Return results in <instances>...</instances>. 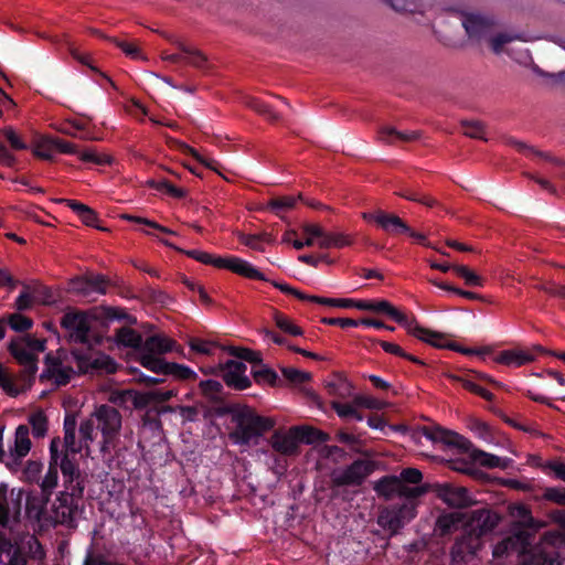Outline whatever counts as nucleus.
<instances>
[{
    "label": "nucleus",
    "mask_w": 565,
    "mask_h": 565,
    "mask_svg": "<svg viewBox=\"0 0 565 565\" xmlns=\"http://www.w3.org/2000/svg\"><path fill=\"white\" fill-rule=\"evenodd\" d=\"M96 309L82 310L68 307L60 319L64 339L73 347L70 355L82 374H115L117 362L108 354L96 349L102 344L103 337L93 331L92 322L96 321Z\"/></svg>",
    "instance_id": "f257e3e1"
},
{
    "label": "nucleus",
    "mask_w": 565,
    "mask_h": 565,
    "mask_svg": "<svg viewBox=\"0 0 565 565\" xmlns=\"http://www.w3.org/2000/svg\"><path fill=\"white\" fill-rule=\"evenodd\" d=\"M423 435L433 443H440L456 449L460 455H468L472 462H478L486 468L505 469L512 461L510 458L499 457L477 449L468 438L441 426H425L423 428Z\"/></svg>",
    "instance_id": "f03ea898"
},
{
    "label": "nucleus",
    "mask_w": 565,
    "mask_h": 565,
    "mask_svg": "<svg viewBox=\"0 0 565 565\" xmlns=\"http://www.w3.org/2000/svg\"><path fill=\"white\" fill-rule=\"evenodd\" d=\"M235 429L230 433V438L239 446H247L253 439L263 436L275 426V420L258 415L248 406H232L228 408Z\"/></svg>",
    "instance_id": "7ed1b4c3"
},
{
    "label": "nucleus",
    "mask_w": 565,
    "mask_h": 565,
    "mask_svg": "<svg viewBox=\"0 0 565 565\" xmlns=\"http://www.w3.org/2000/svg\"><path fill=\"white\" fill-rule=\"evenodd\" d=\"M45 552L33 534H25L11 542L8 539H0V562L6 557L3 565H26L28 559L41 561Z\"/></svg>",
    "instance_id": "20e7f679"
},
{
    "label": "nucleus",
    "mask_w": 565,
    "mask_h": 565,
    "mask_svg": "<svg viewBox=\"0 0 565 565\" xmlns=\"http://www.w3.org/2000/svg\"><path fill=\"white\" fill-rule=\"evenodd\" d=\"M56 353V356L52 353L45 355V369L40 374V381H53L56 386H65L71 382L76 371L71 365H64V363L70 361V351L58 349ZM77 373L81 374L78 371Z\"/></svg>",
    "instance_id": "39448f33"
},
{
    "label": "nucleus",
    "mask_w": 565,
    "mask_h": 565,
    "mask_svg": "<svg viewBox=\"0 0 565 565\" xmlns=\"http://www.w3.org/2000/svg\"><path fill=\"white\" fill-rule=\"evenodd\" d=\"M416 515L413 505L403 503L384 508L380 511L377 516V524L390 531V535H396L408 522Z\"/></svg>",
    "instance_id": "423d86ee"
},
{
    "label": "nucleus",
    "mask_w": 565,
    "mask_h": 565,
    "mask_svg": "<svg viewBox=\"0 0 565 565\" xmlns=\"http://www.w3.org/2000/svg\"><path fill=\"white\" fill-rule=\"evenodd\" d=\"M466 514V525L468 531L476 534L478 540L492 533L502 520L501 514L487 504L471 510Z\"/></svg>",
    "instance_id": "0eeeda50"
},
{
    "label": "nucleus",
    "mask_w": 565,
    "mask_h": 565,
    "mask_svg": "<svg viewBox=\"0 0 565 565\" xmlns=\"http://www.w3.org/2000/svg\"><path fill=\"white\" fill-rule=\"evenodd\" d=\"M374 462L367 459H356L340 473L331 478L332 488L359 487L374 471Z\"/></svg>",
    "instance_id": "6e6552de"
},
{
    "label": "nucleus",
    "mask_w": 565,
    "mask_h": 565,
    "mask_svg": "<svg viewBox=\"0 0 565 565\" xmlns=\"http://www.w3.org/2000/svg\"><path fill=\"white\" fill-rule=\"evenodd\" d=\"M354 308L363 311H371L375 313H383L392 320L407 329V332L413 335V329L420 327L416 319H408V317L396 309L390 301L381 300H355Z\"/></svg>",
    "instance_id": "1a4fd4ad"
},
{
    "label": "nucleus",
    "mask_w": 565,
    "mask_h": 565,
    "mask_svg": "<svg viewBox=\"0 0 565 565\" xmlns=\"http://www.w3.org/2000/svg\"><path fill=\"white\" fill-rule=\"evenodd\" d=\"M436 497L448 507L454 509H466L477 503L466 487L455 486L452 483H436L434 486Z\"/></svg>",
    "instance_id": "9d476101"
},
{
    "label": "nucleus",
    "mask_w": 565,
    "mask_h": 565,
    "mask_svg": "<svg viewBox=\"0 0 565 565\" xmlns=\"http://www.w3.org/2000/svg\"><path fill=\"white\" fill-rule=\"evenodd\" d=\"M92 417L97 420V428L107 440L117 439L121 428V414L114 406L103 404L94 411Z\"/></svg>",
    "instance_id": "9b49d317"
},
{
    "label": "nucleus",
    "mask_w": 565,
    "mask_h": 565,
    "mask_svg": "<svg viewBox=\"0 0 565 565\" xmlns=\"http://www.w3.org/2000/svg\"><path fill=\"white\" fill-rule=\"evenodd\" d=\"M107 286L108 279L104 275L90 273L72 278L68 282V291L87 298L94 294L105 295Z\"/></svg>",
    "instance_id": "f8f14e48"
},
{
    "label": "nucleus",
    "mask_w": 565,
    "mask_h": 565,
    "mask_svg": "<svg viewBox=\"0 0 565 565\" xmlns=\"http://www.w3.org/2000/svg\"><path fill=\"white\" fill-rule=\"evenodd\" d=\"M209 265H212L216 268L221 269H227L231 270L234 274H237L239 276H243L248 279H256V280H267L256 267H254L247 260H244L237 256H214L211 254V262H209Z\"/></svg>",
    "instance_id": "ddd939ff"
},
{
    "label": "nucleus",
    "mask_w": 565,
    "mask_h": 565,
    "mask_svg": "<svg viewBox=\"0 0 565 565\" xmlns=\"http://www.w3.org/2000/svg\"><path fill=\"white\" fill-rule=\"evenodd\" d=\"M21 366L20 380L22 382V387H18L0 363V388L11 397H17L20 393L31 388L35 380L38 362H30V364H23Z\"/></svg>",
    "instance_id": "4468645a"
},
{
    "label": "nucleus",
    "mask_w": 565,
    "mask_h": 565,
    "mask_svg": "<svg viewBox=\"0 0 565 565\" xmlns=\"http://www.w3.org/2000/svg\"><path fill=\"white\" fill-rule=\"evenodd\" d=\"M413 337L417 338L418 340H420L425 343L433 345L434 348L449 349V350L457 351V352H460L466 355L483 354V353L488 352L487 349L477 350V349H470V348H462L459 344H457L456 342L447 341L444 334L433 331V330H429V329H426L422 326L413 329Z\"/></svg>",
    "instance_id": "2eb2a0df"
},
{
    "label": "nucleus",
    "mask_w": 565,
    "mask_h": 565,
    "mask_svg": "<svg viewBox=\"0 0 565 565\" xmlns=\"http://www.w3.org/2000/svg\"><path fill=\"white\" fill-rule=\"evenodd\" d=\"M221 376L225 384L236 391H243L252 385V381L245 374L247 366L242 361L228 360L221 364Z\"/></svg>",
    "instance_id": "dca6fc26"
},
{
    "label": "nucleus",
    "mask_w": 565,
    "mask_h": 565,
    "mask_svg": "<svg viewBox=\"0 0 565 565\" xmlns=\"http://www.w3.org/2000/svg\"><path fill=\"white\" fill-rule=\"evenodd\" d=\"M481 545L480 540L477 535L466 530L460 536H458L451 546L450 556L452 563L466 564L477 553Z\"/></svg>",
    "instance_id": "f3484780"
},
{
    "label": "nucleus",
    "mask_w": 565,
    "mask_h": 565,
    "mask_svg": "<svg viewBox=\"0 0 565 565\" xmlns=\"http://www.w3.org/2000/svg\"><path fill=\"white\" fill-rule=\"evenodd\" d=\"M62 444L60 437H54L50 443L49 469L40 483L42 497L45 503L50 501L53 490L58 482V469L56 468L57 447Z\"/></svg>",
    "instance_id": "a211bd4d"
},
{
    "label": "nucleus",
    "mask_w": 565,
    "mask_h": 565,
    "mask_svg": "<svg viewBox=\"0 0 565 565\" xmlns=\"http://www.w3.org/2000/svg\"><path fill=\"white\" fill-rule=\"evenodd\" d=\"M363 218L367 222H374L383 231L390 234H399L409 231V226L399 216L386 213L383 210L364 212Z\"/></svg>",
    "instance_id": "6ab92c4d"
},
{
    "label": "nucleus",
    "mask_w": 565,
    "mask_h": 565,
    "mask_svg": "<svg viewBox=\"0 0 565 565\" xmlns=\"http://www.w3.org/2000/svg\"><path fill=\"white\" fill-rule=\"evenodd\" d=\"M375 490L380 494L384 495H390L394 492H398L402 495L413 499L423 495L427 491L424 486L408 488L407 486L402 484L401 479H398L396 476H385L381 478L375 487Z\"/></svg>",
    "instance_id": "aec40b11"
},
{
    "label": "nucleus",
    "mask_w": 565,
    "mask_h": 565,
    "mask_svg": "<svg viewBox=\"0 0 565 565\" xmlns=\"http://www.w3.org/2000/svg\"><path fill=\"white\" fill-rule=\"evenodd\" d=\"M76 456L74 454H61L60 447H57L56 468L62 472L64 487L84 483Z\"/></svg>",
    "instance_id": "412c9836"
},
{
    "label": "nucleus",
    "mask_w": 565,
    "mask_h": 565,
    "mask_svg": "<svg viewBox=\"0 0 565 565\" xmlns=\"http://www.w3.org/2000/svg\"><path fill=\"white\" fill-rule=\"evenodd\" d=\"M545 352L546 350L542 345H534L531 350H504L494 358V362L519 367L534 361L536 353Z\"/></svg>",
    "instance_id": "4be33fe9"
},
{
    "label": "nucleus",
    "mask_w": 565,
    "mask_h": 565,
    "mask_svg": "<svg viewBox=\"0 0 565 565\" xmlns=\"http://www.w3.org/2000/svg\"><path fill=\"white\" fill-rule=\"evenodd\" d=\"M524 565H561L555 545H539L524 555Z\"/></svg>",
    "instance_id": "5701e85b"
},
{
    "label": "nucleus",
    "mask_w": 565,
    "mask_h": 565,
    "mask_svg": "<svg viewBox=\"0 0 565 565\" xmlns=\"http://www.w3.org/2000/svg\"><path fill=\"white\" fill-rule=\"evenodd\" d=\"M30 429L26 425H19L15 429L14 447L10 449L8 460L11 462V468L19 466L21 460L29 454L31 449V440L29 437Z\"/></svg>",
    "instance_id": "b1692460"
},
{
    "label": "nucleus",
    "mask_w": 565,
    "mask_h": 565,
    "mask_svg": "<svg viewBox=\"0 0 565 565\" xmlns=\"http://www.w3.org/2000/svg\"><path fill=\"white\" fill-rule=\"evenodd\" d=\"M462 25L469 38L480 40L490 33L493 21L480 14L470 13L465 15Z\"/></svg>",
    "instance_id": "393cba45"
},
{
    "label": "nucleus",
    "mask_w": 565,
    "mask_h": 565,
    "mask_svg": "<svg viewBox=\"0 0 565 565\" xmlns=\"http://www.w3.org/2000/svg\"><path fill=\"white\" fill-rule=\"evenodd\" d=\"M270 445L275 451L285 456L296 455L299 449L298 437L292 428L288 433L276 430L270 438Z\"/></svg>",
    "instance_id": "a878e982"
},
{
    "label": "nucleus",
    "mask_w": 565,
    "mask_h": 565,
    "mask_svg": "<svg viewBox=\"0 0 565 565\" xmlns=\"http://www.w3.org/2000/svg\"><path fill=\"white\" fill-rule=\"evenodd\" d=\"M466 513L448 512L440 514L435 524V532L444 537L457 532L466 521Z\"/></svg>",
    "instance_id": "bb28decb"
},
{
    "label": "nucleus",
    "mask_w": 565,
    "mask_h": 565,
    "mask_svg": "<svg viewBox=\"0 0 565 565\" xmlns=\"http://www.w3.org/2000/svg\"><path fill=\"white\" fill-rule=\"evenodd\" d=\"M58 202L70 207L85 225L100 231L106 230L99 225L97 213L88 205L72 199H60Z\"/></svg>",
    "instance_id": "cd10ccee"
},
{
    "label": "nucleus",
    "mask_w": 565,
    "mask_h": 565,
    "mask_svg": "<svg viewBox=\"0 0 565 565\" xmlns=\"http://www.w3.org/2000/svg\"><path fill=\"white\" fill-rule=\"evenodd\" d=\"M64 488L65 490L57 494L56 500L60 508L66 509L70 514H73L78 510L79 500L83 498L85 484L76 483L73 484V487Z\"/></svg>",
    "instance_id": "c85d7f7f"
},
{
    "label": "nucleus",
    "mask_w": 565,
    "mask_h": 565,
    "mask_svg": "<svg viewBox=\"0 0 565 565\" xmlns=\"http://www.w3.org/2000/svg\"><path fill=\"white\" fill-rule=\"evenodd\" d=\"M177 351L182 352V349H177V342L170 338L162 337L159 334H153L148 337L142 342V348L140 353H149L152 355L163 354L167 352Z\"/></svg>",
    "instance_id": "c756f323"
},
{
    "label": "nucleus",
    "mask_w": 565,
    "mask_h": 565,
    "mask_svg": "<svg viewBox=\"0 0 565 565\" xmlns=\"http://www.w3.org/2000/svg\"><path fill=\"white\" fill-rule=\"evenodd\" d=\"M97 311L96 321H126L127 323H136L135 317L129 315L125 309L111 306H100L95 308Z\"/></svg>",
    "instance_id": "7c9ffc66"
},
{
    "label": "nucleus",
    "mask_w": 565,
    "mask_h": 565,
    "mask_svg": "<svg viewBox=\"0 0 565 565\" xmlns=\"http://www.w3.org/2000/svg\"><path fill=\"white\" fill-rule=\"evenodd\" d=\"M115 340L118 345L135 349L139 353L143 342L141 334L129 327H122L118 329L115 334Z\"/></svg>",
    "instance_id": "2f4dec72"
},
{
    "label": "nucleus",
    "mask_w": 565,
    "mask_h": 565,
    "mask_svg": "<svg viewBox=\"0 0 565 565\" xmlns=\"http://www.w3.org/2000/svg\"><path fill=\"white\" fill-rule=\"evenodd\" d=\"M381 140L387 143H406L415 141L419 138L418 131H398L394 127H383L379 131Z\"/></svg>",
    "instance_id": "473e14b6"
},
{
    "label": "nucleus",
    "mask_w": 565,
    "mask_h": 565,
    "mask_svg": "<svg viewBox=\"0 0 565 565\" xmlns=\"http://www.w3.org/2000/svg\"><path fill=\"white\" fill-rule=\"evenodd\" d=\"M178 50L184 55V61L199 70H206L209 66L207 57L199 50L192 49L180 41H172Z\"/></svg>",
    "instance_id": "72a5a7b5"
},
{
    "label": "nucleus",
    "mask_w": 565,
    "mask_h": 565,
    "mask_svg": "<svg viewBox=\"0 0 565 565\" xmlns=\"http://www.w3.org/2000/svg\"><path fill=\"white\" fill-rule=\"evenodd\" d=\"M548 518L552 522H554L561 526L559 531L548 533V536L551 537V542L553 543V545L565 546V510H562V509L551 510L548 512Z\"/></svg>",
    "instance_id": "f704fd0d"
},
{
    "label": "nucleus",
    "mask_w": 565,
    "mask_h": 565,
    "mask_svg": "<svg viewBox=\"0 0 565 565\" xmlns=\"http://www.w3.org/2000/svg\"><path fill=\"white\" fill-rule=\"evenodd\" d=\"M54 151V137L41 136L34 140L32 152L36 158L52 160Z\"/></svg>",
    "instance_id": "c9c22d12"
},
{
    "label": "nucleus",
    "mask_w": 565,
    "mask_h": 565,
    "mask_svg": "<svg viewBox=\"0 0 565 565\" xmlns=\"http://www.w3.org/2000/svg\"><path fill=\"white\" fill-rule=\"evenodd\" d=\"M8 350L20 365L39 362L38 355L23 347L18 340H12L8 345Z\"/></svg>",
    "instance_id": "e433bc0d"
},
{
    "label": "nucleus",
    "mask_w": 565,
    "mask_h": 565,
    "mask_svg": "<svg viewBox=\"0 0 565 565\" xmlns=\"http://www.w3.org/2000/svg\"><path fill=\"white\" fill-rule=\"evenodd\" d=\"M149 188L166 193L171 198L174 199H184L186 196V190L182 188H178L174 184H172L170 181L166 179L161 180H149L148 181Z\"/></svg>",
    "instance_id": "4c0bfd02"
},
{
    "label": "nucleus",
    "mask_w": 565,
    "mask_h": 565,
    "mask_svg": "<svg viewBox=\"0 0 565 565\" xmlns=\"http://www.w3.org/2000/svg\"><path fill=\"white\" fill-rule=\"evenodd\" d=\"M201 394L210 402L223 401V385L215 380H205L199 383Z\"/></svg>",
    "instance_id": "58836bf2"
},
{
    "label": "nucleus",
    "mask_w": 565,
    "mask_h": 565,
    "mask_svg": "<svg viewBox=\"0 0 565 565\" xmlns=\"http://www.w3.org/2000/svg\"><path fill=\"white\" fill-rule=\"evenodd\" d=\"M258 367H253L252 375L257 384L267 383L270 386H277L280 382L278 374L275 370L262 364Z\"/></svg>",
    "instance_id": "ea45409f"
},
{
    "label": "nucleus",
    "mask_w": 565,
    "mask_h": 565,
    "mask_svg": "<svg viewBox=\"0 0 565 565\" xmlns=\"http://www.w3.org/2000/svg\"><path fill=\"white\" fill-rule=\"evenodd\" d=\"M139 362L143 367L156 374H167L169 362L162 358L149 353H140Z\"/></svg>",
    "instance_id": "a19ab883"
},
{
    "label": "nucleus",
    "mask_w": 565,
    "mask_h": 565,
    "mask_svg": "<svg viewBox=\"0 0 565 565\" xmlns=\"http://www.w3.org/2000/svg\"><path fill=\"white\" fill-rule=\"evenodd\" d=\"M29 424L32 427V434L35 438H43L49 429V419L43 411H36L29 417Z\"/></svg>",
    "instance_id": "79ce46f5"
},
{
    "label": "nucleus",
    "mask_w": 565,
    "mask_h": 565,
    "mask_svg": "<svg viewBox=\"0 0 565 565\" xmlns=\"http://www.w3.org/2000/svg\"><path fill=\"white\" fill-rule=\"evenodd\" d=\"M296 204V198L291 195L273 198L267 203V209L281 217V214Z\"/></svg>",
    "instance_id": "37998d69"
},
{
    "label": "nucleus",
    "mask_w": 565,
    "mask_h": 565,
    "mask_svg": "<svg viewBox=\"0 0 565 565\" xmlns=\"http://www.w3.org/2000/svg\"><path fill=\"white\" fill-rule=\"evenodd\" d=\"M274 321L278 329L282 332L294 337L302 335L303 331L300 327L296 326L286 315L275 311Z\"/></svg>",
    "instance_id": "c03bdc74"
},
{
    "label": "nucleus",
    "mask_w": 565,
    "mask_h": 565,
    "mask_svg": "<svg viewBox=\"0 0 565 565\" xmlns=\"http://www.w3.org/2000/svg\"><path fill=\"white\" fill-rule=\"evenodd\" d=\"M508 143L510 146L514 147L519 152L524 153L526 156L533 154V156H537L540 158H543V159H545L547 161H551V162H553L555 164H561L562 163L561 160L551 157L548 153H544V152H541L539 150H534L532 147H530V146L525 145L524 142L519 141V140H516L514 138H509L508 139Z\"/></svg>",
    "instance_id": "a18cd8bd"
},
{
    "label": "nucleus",
    "mask_w": 565,
    "mask_h": 565,
    "mask_svg": "<svg viewBox=\"0 0 565 565\" xmlns=\"http://www.w3.org/2000/svg\"><path fill=\"white\" fill-rule=\"evenodd\" d=\"M230 354L237 359H241L242 362L246 361L252 363L253 367H256L258 364H262L263 362L262 354L259 352L247 348L232 347L230 349Z\"/></svg>",
    "instance_id": "49530a36"
},
{
    "label": "nucleus",
    "mask_w": 565,
    "mask_h": 565,
    "mask_svg": "<svg viewBox=\"0 0 565 565\" xmlns=\"http://www.w3.org/2000/svg\"><path fill=\"white\" fill-rule=\"evenodd\" d=\"M166 375H172L174 379L181 381L196 379V373L191 367L175 362H169Z\"/></svg>",
    "instance_id": "de8ad7c7"
},
{
    "label": "nucleus",
    "mask_w": 565,
    "mask_h": 565,
    "mask_svg": "<svg viewBox=\"0 0 565 565\" xmlns=\"http://www.w3.org/2000/svg\"><path fill=\"white\" fill-rule=\"evenodd\" d=\"M310 302L329 306V307L354 308L355 300L347 299V298H326V297L311 295Z\"/></svg>",
    "instance_id": "09e8293b"
},
{
    "label": "nucleus",
    "mask_w": 565,
    "mask_h": 565,
    "mask_svg": "<svg viewBox=\"0 0 565 565\" xmlns=\"http://www.w3.org/2000/svg\"><path fill=\"white\" fill-rule=\"evenodd\" d=\"M541 499L565 507V487H546L543 489Z\"/></svg>",
    "instance_id": "8fccbe9b"
},
{
    "label": "nucleus",
    "mask_w": 565,
    "mask_h": 565,
    "mask_svg": "<svg viewBox=\"0 0 565 565\" xmlns=\"http://www.w3.org/2000/svg\"><path fill=\"white\" fill-rule=\"evenodd\" d=\"M63 449L60 450L61 454H74L79 455L83 445L81 443H76V431H64L63 438Z\"/></svg>",
    "instance_id": "3c124183"
},
{
    "label": "nucleus",
    "mask_w": 565,
    "mask_h": 565,
    "mask_svg": "<svg viewBox=\"0 0 565 565\" xmlns=\"http://www.w3.org/2000/svg\"><path fill=\"white\" fill-rule=\"evenodd\" d=\"M8 323L10 328L17 332H24L32 328L33 321L31 318L21 313H12L9 316Z\"/></svg>",
    "instance_id": "603ef678"
},
{
    "label": "nucleus",
    "mask_w": 565,
    "mask_h": 565,
    "mask_svg": "<svg viewBox=\"0 0 565 565\" xmlns=\"http://www.w3.org/2000/svg\"><path fill=\"white\" fill-rule=\"evenodd\" d=\"M396 194L406 200L419 202L429 207L435 206L437 204V201L434 200L433 198L422 195L420 193H418L412 189H402L398 192H396Z\"/></svg>",
    "instance_id": "864d4df0"
},
{
    "label": "nucleus",
    "mask_w": 565,
    "mask_h": 565,
    "mask_svg": "<svg viewBox=\"0 0 565 565\" xmlns=\"http://www.w3.org/2000/svg\"><path fill=\"white\" fill-rule=\"evenodd\" d=\"M248 106L271 121L278 120V115L275 113L271 106L260 99L252 98L248 102Z\"/></svg>",
    "instance_id": "5fc2aeb1"
},
{
    "label": "nucleus",
    "mask_w": 565,
    "mask_h": 565,
    "mask_svg": "<svg viewBox=\"0 0 565 565\" xmlns=\"http://www.w3.org/2000/svg\"><path fill=\"white\" fill-rule=\"evenodd\" d=\"M83 162H90L98 166H106L111 163V158L107 154H98L93 150L78 151L77 153Z\"/></svg>",
    "instance_id": "6e6d98bb"
},
{
    "label": "nucleus",
    "mask_w": 565,
    "mask_h": 565,
    "mask_svg": "<svg viewBox=\"0 0 565 565\" xmlns=\"http://www.w3.org/2000/svg\"><path fill=\"white\" fill-rule=\"evenodd\" d=\"M83 565H120V564L108 559L103 553L96 552L92 547H89L86 551V555L83 561Z\"/></svg>",
    "instance_id": "4d7b16f0"
},
{
    "label": "nucleus",
    "mask_w": 565,
    "mask_h": 565,
    "mask_svg": "<svg viewBox=\"0 0 565 565\" xmlns=\"http://www.w3.org/2000/svg\"><path fill=\"white\" fill-rule=\"evenodd\" d=\"M281 373L291 383L300 384L311 380V374L294 367H281Z\"/></svg>",
    "instance_id": "13d9d810"
},
{
    "label": "nucleus",
    "mask_w": 565,
    "mask_h": 565,
    "mask_svg": "<svg viewBox=\"0 0 565 565\" xmlns=\"http://www.w3.org/2000/svg\"><path fill=\"white\" fill-rule=\"evenodd\" d=\"M126 394L129 395L132 405L136 409H143L149 406L152 402L151 393H140L134 390L126 391Z\"/></svg>",
    "instance_id": "bf43d9fd"
},
{
    "label": "nucleus",
    "mask_w": 565,
    "mask_h": 565,
    "mask_svg": "<svg viewBox=\"0 0 565 565\" xmlns=\"http://www.w3.org/2000/svg\"><path fill=\"white\" fill-rule=\"evenodd\" d=\"M402 484H419L423 480V473L417 468H405L401 471L399 477Z\"/></svg>",
    "instance_id": "052dcab7"
},
{
    "label": "nucleus",
    "mask_w": 565,
    "mask_h": 565,
    "mask_svg": "<svg viewBox=\"0 0 565 565\" xmlns=\"http://www.w3.org/2000/svg\"><path fill=\"white\" fill-rule=\"evenodd\" d=\"M292 431H295V434H297L299 443H306V444H315L316 443V437H317L316 428L307 427V426H295V427H292Z\"/></svg>",
    "instance_id": "680f3d73"
},
{
    "label": "nucleus",
    "mask_w": 565,
    "mask_h": 565,
    "mask_svg": "<svg viewBox=\"0 0 565 565\" xmlns=\"http://www.w3.org/2000/svg\"><path fill=\"white\" fill-rule=\"evenodd\" d=\"M469 428L484 440L491 437L490 426L478 418H471L469 420Z\"/></svg>",
    "instance_id": "e2e57ef3"
},
{
    "label": "nucleus",
    "mask_w": 565,
    "mask_h": 565,
    "mask_svg": "<svg viewBox=\"0 0 565 565\" xmlns=\"http://www.w3.org/2000/svg\"><path fill=\"white\" fill-rule=\"evenodd\" d=\"M191 351L199 354H212L213 343L203 339L192 338L189 342Z\"/></svg>",
    "instance_id": "0e129e2a"
},
{
    "label": "nucleus",
    "mask_w": 565,
    "mask_h": 565,
    "mask_svg": "<svg viewBox=\"0 0 565 565\" xmlns=\"http://www.w3.org/2000/svg\"><path fill=\"white\" fill-rule=\"evenodd\" d=\"M463 134L467 137L481 139L483 138V126L480 121H462Z\"/></svg>",
    "instance_id": "69168bd1"
},
{
    "label": "nucleus",
    "mask_w": 565,
    "mask_h": 565,
    "mask_svg": "<svg viewBox=\"0 0 565 565\" xmlns=\"http://www.w3.org/2000/svg\"><path fill=\"white\" fill-rule=\"evenodd\" d=\"M95 422L93 418L85 419L79 425L81 441L86 445L94 440Z\"/></svg>",
    "instance_id": "338daca9"
},
{
    "label": "nucleus",
    "mask_w": 565,
    "mask_h": 565,
    "mask_svg": "<svg viewBox=\"0 0 565 565\" xmlns=\"http://www.w3.org/2000/svg\"><path fill=\"white\" fill-rule=\"evenodd\" d=\"M545 468L548 469L554 478L565 482V459H554L546 462Z\"/></svg>",
    "instance_id": "774afa93"
}]
</instances>
